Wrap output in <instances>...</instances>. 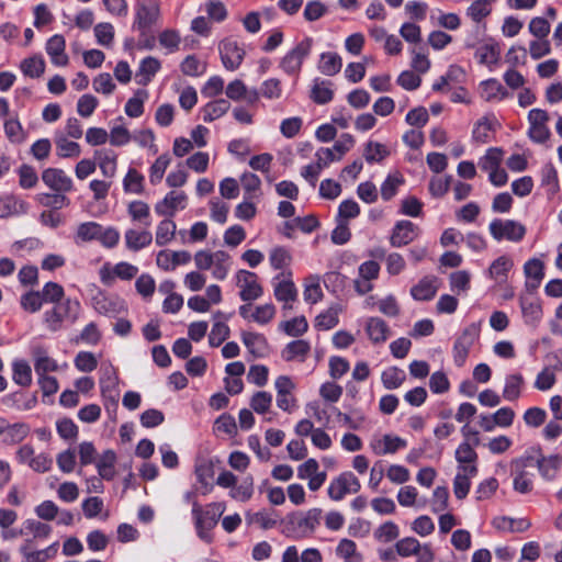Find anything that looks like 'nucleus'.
Returning a JSON list of instances; mask_svg holds the SVG:
<instances>
[{
	"label": "nucleus",
	"mask_w": 562,
	"mask_h": 562,
	"mask_svg": "<svg viewBox=\"0 0 562 562\" xmlns=\"http://www.w3.org/2000/svg\"><path fill=\"white\" fill-rule=\"evenodd\" d=\"M406 379L404 370L397 367H390L382 372V384L386 390L400 387Z\"/></svg>",
	"instance_id": "nucleus-42"
},
{
	"label": "nucleus",
	"mask_w": 562,
	"mask_h": 562,
	"mask_svg": "<svg viewBox=\"0 0 562 562\" xmlns=\"http://www.w3.org/2000/svg\"><path fill=\"white\" fill-rule=\"evenodd\" d=\"M535 291H527L519 296L521 313L526 324H536L542 317V308Z\"/></svg>",
	"instance_id": "nucleus-15"
},
{
	"label": "nucleus",
	"mask_w": 562,
	"mask_h": 562,
	"mask_svg": "<svg viewBox=\"0 0 562 562\" xmlns=\"http://www.w3.org/2000/svg\"><path fill=\"white\" fill-rule=\"evenodd\" d=\"M187 206V195L184 192L171 191L166 196L156 203L155 212L160 216L172 217L177 210H183Z\"/></svg>",
	"instance_id": "nucleus-14"
},
{
	"label": "nucleus",
	"mask_w": 562,
	"mask_h": 562,
	"mask_svg": "<svg viewBox=\"0 0 562 562\" xmlns=\"http://www.w3.org/2000/svg\"><path fill=\"white\" fill-rule=\"evenodd\" d=\"M237 285L240 288L239 296L244 302L258 300L263 294V289L258 282V276L248 270H239L236 274Z\"/></svg>",
	"instance_id": "nucleus-10"
},
{
	"label": "nucleus",
	"mask_w": 562,
	"mask_h": 562,
	"mask_svg": "<svg viewBox=\"0 0 562 562\" xmlns=\"http://www.w3.org/2000/svg\"><path fill=\"white\" fill-rule=\"evenodd\" d=\"M52 532V527L47 524L41 522L35 519H26L23 522V528L20 530V535L32 533L34 538H47Z\"/></svg>",
	"instance_id": "nucleus-48"
},
{
	"label": "nucleus",
	"mask_w": 562,
	"mask_h": 562,
	"mask_svg": "<svg viewBox=\"0 0 562 562\" xmlns=\"http://www.w3.org/2000/svg\"><path fill=\"white\" fill-rule=\"evenodd\" d=\"M214 258V263L213 267L211 268L212 276L216 280H224L229 271L231 256L223 250H217L216 256Z\"/></svg>",
	"instance_id": "nucleus-47"
},
{
	"label": "nucleus",
	"mask_w": 562,
	"mask_h": 562,
	"mask_svg": "<svg viewBox=\"0 0 562 562\" xmlns=\"http://www.w3.org/2000/svg\"><path fill=\"white\" fill-rule=\"evenodd\" d=\"M231 334L229 327L221 321H216L213 324V327L211 329V333L209 335V344L211 347H218L221 346Z\"/></svg>",
	"instance_id": "nucleus-63"
},
{
	"label": "nucleus",
	"mask_w": 562,
	"mask_h": 562,
	"mask_svg": "<svg viewBox=\"0 0 562 562\" xmlns=\"http://www.w3.org/2000/svg\"><path fill=\"white\" fill-rule=\"evenodd\" d=\"M176 223L170 220V218H166V220H162L158 226H157V229H156V244L158 246H165L167 245L168 243H170L173 237H175V234H176Z\"/></svg>",
	"instance_id": "nucleus-46"
},
{
	"label": "nucleus",
	"mask_w": 562,
	"mask_h": 562,
	"mask_svg": "<svg viewBox=\"0 0 562 562\" xmlns=\"http://www.w3.org/2000/svg\"><path fill=\"white\" fill-rule=\"evenodd\" d=\"M308 283L305 284L304 288V300L310 304H315L323 297V291L319 285V277L311 276L308 279Z\"/></svg>",
	"instance_id": "nucleus-64"
},
{
	"label": "nucleus",
	"mask_w": 562,
	"mask_h": 562,
	"mask_svg": "<svg viewBox=\"0 0 562 562\" xmlns=\"http://www.w3.org/2000/svg\"><path fill=\"white\" fill-rule=\"evenodd\" d=\"M147 98V91L137 90L133 98L125 104V113L130 117H139L144 112V101Z\"/></svg>",
	"instance_id": "nucleus-59"
},
{
	"label": "nucleus",
	"mask_w": 562,
	"mask_h": 562,
	"mask_svg": "<svg viewBox=\"0 0 562 562\" xmlns=\"http://www.w3.org/2000/svg\"><path fill=\"white\" fill-rule=\"evenodd\" d=\"M218 52L223 66L227 70H236L243 63L245 49L233 38H225L218 44Z\"/></svg>",
	"instance_id": "nucleus-11"
},
{
	"label": "nucleus",
	"mask_w": 562,
	"mask_h": 562,
	"mask_svg": "<svg viewBox=\"0 0 562 562\" xmlns=\"http://www.w3.org/2000/svg\"><path fill=\"white\" fill-rule=\"evenodd\" d=\"M280 516L273 509H262L256 513L247 512L246 521L248 525H256L261 529H272L278 522L280 524Z\"/></svg>",
	"instance_id": "nucleus-21"
},
{
	"label": "nucleus",
	"mask_w": 562,
	"mask_h": 562,
	"mask_svg": "<svg viewBox=\"0 0 562 562\" xmlns=\"http://www.w3.org/2000/svg\"><path fill=\"white\" fill-rule=\"evenodd\" d=\"M480 328L475 324L467 326L457 337L453 345V361L457 367H463L469 356L471 347L479 338Z\"/></svg>",
	"instance_id": "nucleus-7"
},
{
	"label": "nucleus",
	"mask_w": 562,
	"mask_h": 562,
	"mask_svg": "<svg viewBox=\"0 0 562 562\" xmlns=\"http://www.w3.org/2000/svg\"><path fill=\"white\" fill-rule=\"evenodd\" d=\"M390 155V150L381 143L368 142L363 156L369 164L381 162Z\"/></svg>",
	"instance_id": "nucleus-57"
},
{
	"label": "nucleus",
	"mask_w": 562,
	"mask_h": 562,
	"mask_svg": "<svg viewBox=\"0 0 562 562\" xmlns=\"http://www.w3.org/2000/svg\"><path fill=\"white\" fill-rule=\"evenodd\" d=\"M117 376L113 368L104 371L100 379L101 394L105 401H110L113 405L117 404L119 392L116 390Z\"/></svg>",
	"instance_id": "nucleus-26"
},
{
	"label": "nucleus",
	"mask_w": 562,
	"mask_h": 562,
	"mask_svg": "<svg viewBox=\"0 0 562 562\" xmlns=\"http://www.w3.org/2000/svg\"><path fill=\"white\" fill-rule=\"evenodd\" d=\"M42 180L55 191L69 192L72 189V180L63 169H45L42 173Z\"/></svg>",
	"instance_id": "nucleus-17"
},
{
	"label": "nucleus",
	"mask_w": 562,
	"mask_h": 562,
	"mask_svg": "<svg viewBox=\"0 0 562 562\" xmlns=\"http://www.w3.org/2000/svg\"><path fill=\"white\" fill-rule=\"evenodd\" d=\"M291 276V272H282L273 278V294L278 302L293 303L297 300V289Z\"/></svg>",
	"instance_id": "nucleus-12"
},
{
	"label": "nucleus",
	"mask_w": 562,
	"mask_h": 562,
	"mask_svg": "<svg viewBox=\"0 0 562 562\" xmlns=\"http://www.w3.org/2000/svg\"><path fill=\"white\" fill-rule=\"evenodd\" d=\"M495 0H473L467 9V16L476 24L482 23L491 13Z\"/></svg>",
	"instance_id": "nucleus-33"
},
{
	"label": "nucleus",
	"mask_w": 562,
	"mask_h": 562,
	"mask_svg": "<svg viewBox=\"0 0 562 562\" xmlns=\"http://www.w3.org/2000/svg\"><path fill=\"white\" fill-rule=\"evenodd\" d=\"M30 426L25 423H15L3 429V441L7 445L22 442L30 434Z\"/></svg>",
	"instance_id": "nucleus-35"
},
{
	"label": "nucleus",
	"mask_w": 562,
	"mask_h": 562,
	"mask_svg": "<svg viewBox=\"0 0 562 562\" xmlns=\"http://www.w3.org/2000/svg\"><path fill=\"white\" fill-rule=\"evenodd\" d=\"M161 68L160 61L153 56H147L142 59L138 70L136 71V81L138 85L147 86L154 76Z\"/></svg>",
	"instance_id": "nucleus-27"
},
{
	"label": "nucleus",
	"mask_w": 562,
	"mask_h": 562,
	"mask_svg": "<svg viewBox=\"0 0 562 562\" xmlns=\"http://www.w3.org/2000/svg\"><path fill=\"white\" fill-rule=\"evenodd\" d=\"M116 154L110 149L94 151V159L105 178H113L116 173Z\"/></svg>",
	"instance_id": "nucleus-28"
},
{
	"label": "nucleus",
	"mask_w": 562,
	"mask_h": 562,
	"mask_svg": "<svg viewBox=\"0 0 562 562\" xmlns=\"http://www.w3.org/2000/svg\"><path fill=\"white\" fill-rule=\"evenodd\" d=\"M225 508V504L222 502L210 503L202 507L198 501H193L192 516L196 533L201 540L206 543L212 542L210 531L217 525Z\"/></svg>",
	"instance_id": "nucleus-2"
},
{
	"label": "nucleus",
	"mask_w": 562,
	"mask_h": 562,
	"mask_svg": "<svg viewBox=\"0 0 562 562\" xmlns=\"http://www.w3.org/2000/svg\"><path fill=\"white\" fill-rule=\"evenodd\" d=\"M241 340L249 353H251L255 358H262L268 352V341L262 334L251 333V331H243Z\"/></svg>",
	"instance_id": "nucleus-23"
},
{
	"label": "nucleus",
	"mask_w": 562,
	"mask_h": 562,
	"mask_svg": "<svg viewBox=\"0 0 562 562\" xmlns=\"http://www.w3.org/2000/svg\"><path fill=\"white\" fill-rule=\"evenodd\" d=\"M127 213L133 221L140 222L146 227L150 226V210L146 202L139 200L132 201L127 206Z\"/></svg>",
	"instance_id": "nucleus-39"
},
{
	"label": "nucleus",
	"mask_w": 562,
	"mask_h": 562,
	"mask_svg": "<svg viewBox=\"0 0 562 562\" xmlns=\"http://www.w3.org/2000/svg\"><path fill=\"white\" fill-rule=\"evenodd\" d=\"M418 227L411 221H398L395 223L390 243L393 247H403L412 243L418 235Z\"/></svg>",
	"instance_id": "nucleus-13"
},
{
	"label": "nucleus",
	"mask_w": 562,
	"mask_h": 562,
	"mask_svg": "<svg viewBox=\"0 0 562 562\" xmlns=\"http://www.w3.org/2000/svg\"><path fill=\"white\" fill-rule=\"evenodd\" d=\"M525 385V379L520 373L508 374L505 378V385L503 389V397L506 401H517Z\"/></svg>",
	"instance_id": "nucleus-30"
},
{
	"label": "nucleus",
	"mask_w": 562,
	"mask_h": 562,
	"mask_svg": "<svg viewBox=\"0 0 562 562\" xmlns=\"http://www.w3.org/2000/svg\"><path fill=\"white\" fill-rule=\"evenodd\" d=\"M280 328L291 337H300L308 329V323L304 316H297L290 321L282 322Z\"/></svg>",
	"instance_id": "nucleus-50"
},
{
	"label": "nucleus",
	"mask_w": 562,
	"mask_h": 562,
	"mask_svg": "<svg viewBox=\"0 0 562 562\" xmlns=\"http://www.w3.org/2000/svg\"><path fill=\"white\" fill-rule=\"evenodd\" d=\"M231 108V104L225 99H216L206 103L202 109V119L204 122H213L222 117Z\"/></svg>",
	"instance_id": "nucleus-34"
},
{
	"label": "nucleus",
	"mask_w": 562,
	"mask_h": 562,
	"mask_svg": "<svg viewBox=\"0 0 562 562\" xmlns=\"http://www.w3.org/2000/svg\"><path fill=\"white\" fill-rule=\"evenodd\" d=\"M313 46V38L305 37L296 44L286 55L281 59L280 67L288 75L297 74L301 70L303 60L310 55Z\"/></svg>",
	"instance_id": "nucleus-6"
},
{
	"label": "nucleus",
	"mask_w": 562,
	"mask_h": 562,
	"mask_svg": "<svg viewBox=\"0 0 562 562\" xmlns=\"http://www.w3.org/2000/svg\"><path fill=\"white\" fill-rule=\"evenodd\" d=\"M159 18V7L157 3L153 5L137 4L134 27L145 33Z\"/></svg>",
	"instance_id": "nucleus-18"
},
{
	"label": "nucleus",
	"mask_w": 562,
	"mask_h": 562,
	"mask_svg": "<svg viewBox=\"0 0 562 562\" xmlns=\"http://www.w3.org/2000/svg\"><path fill=\"white\" fill-rule=\"evenodd\" d=\"M54 140L59 157H78L81 153L79 144L68 140L64 135H56Z\"/></svg>",
	"instance_id": "nucleus-45"
},
{
	"label": "nucleus",
	"mask_w": 562,
	"mask_h": 562,
	"mask_svg": "<svg viewBox=\"0 0 562 562\" xmlns=\"http://www.w3.org/2000/svg\"><path fill=\"white\" fill-rule=\"evenodd\" d=\"M21 70L27 77L38 78L45 71V61L42 56L25 58L21 63Z\"/></svg>",
	"instance_id": "nucleus-49"
},
{
	"label": "nucleus",
	"mask_w": 562,
	"mask_h": 562,
	"mask_svg": "<svg viewBox=\"0 0 562 562\" xmlns=\"http://www.w3.org/2000/svg\"><path fill=\"white\" fill-rule=\"evenodd\" d=\"M254 494V477L247 475L238 486H234L229 496L238 502H247L252 497Z\"/></svg>",
	"instance_id": "nucleus-56"
},
{
	"label": "nucleus",
	"mask_w": 562,
	"mask_h": 562,
	"mask_svg": "<svg viewBox=\"0 0 562 562\" xmlns=\"http://www.w3.org/2000/svg\"><path fill=\"white\" fill-rule=\"evenodd\" d=\"M477 474V467L459 465L458 473L453 480V493L458 499H463L469 494L471 482L470 479Z\"/></svg>",
	"instance_id": "nucleus-16"
},
{
	"label": "nucleus",
	"mask_w": 562,
	"mask_h": 562,
	"mask_svg": "<svg viewBox=\"0 0 562 562\" xmlns=\"http://www.w3.org/2000/svg\"><path fill=\"white\" fill-rule=\"evenodd\" d=\"M322 509L312 508L307 512H293L280 520L281 532L293 539L310 537L319 526Z\"/></svg>",
	"instance_id": "nucleus-1"
},
{
	"label": "nucleus",
	"mask_w": 562,
	"mask_h": 562,
	"mask_svg": "<svg viewBox=\"0 0 562 562\" xmlns=\"http://www.w3.org/2000/svg\"><path fill=\"white\" fill-rule=\"evenodd\" d=\"M91 306L98 314L111 318L127 312V305L123 299L115 294H106L101 290L91 297Z\"/></svg>",
	"instance_id": "nucleus-5"
},
{
	"label": "nucleus",
	"mask_w": 562,
	"mask_h": 562,
	"mask_svg": "<svg viewBox=\"0 0 562 562\" xmlns=\"http://www.w3.org/2000/svg\"><path fill=\"white\" fill-rule=\"evenodd\" d=\"M311 98L317 104H326L334 98V91L331 89V82L315 79L311 91Z\"/></svg>",
	"instance_id": "nucleus-38"
},
{
	"label": "nucleus",
	"mask_w": 562,
	"mask_h": 562,
	"mask_svg": "<svg viewBox=\"0 0 562 562\" xmlns=\"http://www.w3.org/2000/svg\"><path fill=\"white\" fill-rule=\"evenodd\" d=\"M361 488L360 481L350 471L342 472L335 477L328 486V496L330 499L341 501L347 494L358 493Z\"/></svg>",
	"instance_id": "nucleus-8"
},
{
	"label": "nucleus",
	"mask_w": 562,
	"mask_h": 562,
	"mask_svg": "<svg viewBox=\"0 0 562 562\" xmlns=\"http://www.w3.org/2000/svg\"><path fill=\"white\" fill-rule=\"evenodd\" d=\"M101 225L95 222L81 223L75 236L76 243L97 240Z\"/></svg>",
	"instance_id": "nucleus-58"
},
{
	"label": "nucleus",
	"mask_w": 562,
	"mask_h": 562,
	"mask_svg": "<svg viewBox=\"0 0 562 562\" xmlns=\"http://www.w3.org/2000/svg\"><path fill=\"white\" fill-rule=\"evenodd\" d=\"M292 260L290 251L281 246L274 247L269 254V261L273 269L281 270L290 266Z\"/></svg>",
	"instance_id": "nucleus-60"
},
{
	"label": "nucleus",
	"mask_w": 562,
	"mask_h": 562,
	"mask_svg": "<svg viewBox=\"0 0 562 562\" xmlns=\"http://www.w3.org/2000/svg\"><path fill=\"white\" fill-rule=\"evenodd\" d=\"M116 454L113 450L104 451L97 461V470L101 479L111 481L115 475L114 464Z\"/></svg>",
	"instance_id": "nucleus-36"
},
{
	"label": "nucleus",
	"mask_w": 562,
	"mask_h": 562,
	"mask_svg": "<svg viewBox=\"0 0 562 562\" xmlns=\"http://www.w3.org/2000/svg\"><path fill=\"white\" fill-rule=\"evenodd\" d=\"M543 270V262L537 258L529 259L525 263L524 272L527 278L525 286L527 291H536L539 288L544 277Z\"/></svg>",
	"instance_id": "nucleus-20"
},
{
	"label": "nucleus",
	"mask_w": 562,
	"mask_h": 562,
	"mask_svg": "<svg viewBox=\"0 0 562 562\" xmlns=\"http://www.w3.org/2000/svg\"><path fill=\"white\" fill-rule=\"evenodd\" d=\"M542 457L540 448L529 449L525 456L512 461V470L526 472L528 467H537V461Z\"/></svg>",
	"instance_id": "nucleus-44"
},
{
	"label": "nucleus",
	"mask_w": 562,
	"mask_h": 562,
	"mask_svg": "<svg viewBox=\"0 0 562 562\" xmlns=\"http://www.w3.org/2000/svg\"><path fill=\"white\" fill-rule=\"evenodd\" d=\"M512 268L513 261L506 256H501L490 266L488 274L494 280L506 279L507 273Z\"/></svg>",
	"instance_id": "nucleus-61"
},
{
	"label": "nucleus",
	"mask_w": 562,
	"mask_h": 562,
	"mask_svg": "<svg viewBox=\"0 0 562 562\" xmlns=\"http://www.w3.org/2000/svg\"><path fill=\"white\" fill-rule=\"evenodd\" d=\"M561 460L558 456L541 457L537 461L540 474L546 480H552L560 467Z\"/></svg>",
	"instance_id": "nucleus-55"
},
{
	"label": "nucleus",
	"mask_w": 562,
	"mask_h": 562,
	"mask_svg": "<svg viewBox=\"0 0 562 562\" xmlns=\"http://www.w3.org/2000/svg\"><path fill=\"white\" fill-rule=\"evenodd\" d=\"M65 48L66 41L63 35L55 34L48 38L45 49L52 64L58 67L66 66L68 64L69 58L65 53Z\"/></svg>",
	"instance_id": "nucleus-19"
},
{
	"label": "nucleus",
	"mask_w": 562,
	"mask_h": 562,
	"mask_svg": "<svg viewBox=\"0 0 562 562\" xmlns=\"http://www.w3.org/2000/svg\"><path fill=\"white\" fill-rule=\"evenodd\" d=\"M124 237L126 247L133 251H138L149 246L153 241V235L149 231H136L131 228L125 232Z\"/></svg>",
	"instance_id": "nucleus-29"
},
{
	"label": "nucleus",
	"mask_w": 562,
	"mask_h": 562,
	"mask_svg": "<svg viewBox=\"0 0 562 562\" xmlns=\"http://www.w3.org/2000/svg\"><path fill=\"white\" fill-rule=\"evenodd\" d=\"M80 310L81 305L78 300L67 297L61 302L53 304L52 308L44 312L43 324L52 333L59 331L64 327V322H69L70 324L77 322Z\"/></svg>",
	"instance_id": "nucleus-3"
},
{
	"label": "nucleus",
	"mask_w": 562,
	"mask_h": 562,
	"mask_svg": "<svg viewBox=\"0 0 562 562\" xmlns=\"http://www.w3.org/2000/svg\"><path fill=\"white\" fill-rule=\"evenodd\" d=\"M366 331L373 344H383L389 338L390 327L380 317H369L366 322Z\"/></svg>",
	"instance_id": "nucleus-24"
},
{
	"label": "nucleus",
	"mask_w": 562,
	"mask_h": 562,
	"mask_svg": "<svg viewBox=\"0 0 562 562\" xmlns=\"http://www.w3.org/2000/svg\"><path fill=\"white\" fill-rule=\"evenodd\" d=\"M171 158L169 154L160 155L149 168V181L151 184H158L170 165Z\"/></svg>",
	"instance_id": "nucleus-52"
},
{
	"label": "nucleus",
	"mask_w": 562,
	"mask_h": 562,
	"mask_svg": "<svg viewBox=\"0 0 562 562\" xmlns=\"http://www.w3.org/2000/svg\"><path fill=\"white\" fill-rule=\"evenodd\" d=\"M123 188L126 193L140 194L144 191V176L134 168H130L123 179Z\"/></svg>",
	"instance_id": "nucleus-43"
},
{
	"label": "nucleus",
	"mask_w": 562,
	"mask_h": 562,
	"mask_svg": "<svg viewBox=\"0 0 562 562\" xmlns=\"http://www.w3.org/2000/svg\"><path fill=\"white\" fill-rule=\"evenodd\" d=\"M456 460L459 465H472L477 460V453L469 441H463L456 450Z\"/></svg>",
	"instance_id": "nucleus-62"
},
{
	"label": "nucleus",
	"mask_w": 562,
	"mask_h": 562,
	"mask_svg": "<svg viewBox=\"0 0 562 562\" xmlns=\"http://www.w3.org/2000/svg\"><path fill=\"white\" fill-rule=\"evenodd\" d=\"M528 121L530 127L528 136L535 143L542 144L549 139L551 133L547 123L549 121V114L547 111L541 109H532L528 113Z\"/></svg>",
	"instance_id": "nucleus-9"
},
{
	"label": "nucleus",
	"mask_w": 562,
	"mask_h": 562,
	"mask_svg": "<svg viewBox=\"0 0 562 562\" xmlns=\"http://www.w3.org/2000/svg\"><path fill=\"white\" fill-rule=\"evenodd\" d=\"M336 553L345 562H361L362 557L357 552L356 542L350 539H342L336 548Z\"/></svg>",
	"instance_id": "nucleus-53"
},
{
	"label": "nucleus",
	"mask_w": 562,
	"mask_h": 562,
	"mask_svg": "<svg viewBox=\"0 0 562 562\" xmlns=\"http://www.w3.org/2000/svg\"><path fill=\"white\" fill-rule=\"evenodd\" d=\"M503 159V150L497 147L487 149L486 154L480 158L479 167L483 171L491 172L492 170L499 167Z\"/></svg>",
	"instance_id": "nucleus-54"
},
{
	"label": "nucleus",
	"mask_w": 562,
	"mask_h": 562,
	"mask_svg": "<svg viewBox=\"0 0 562 562\" xmlns=\"http://www.w3.org/2000/svg\"><path fill=\"white\" fill-rule=\"evenodd\" d=\"M437 281V278L434 276H426L422 278L417 284L412 286L411 295L416 301L432 300L438 290Z\"/></svg>",
	"instance_id": "nucleus-22"
},
{
	"label": "nucleus",
	"mask_w": 562,
	"mask_h": 562,
	"mask_svg": "<svg viewBox=\"0 0 562 562\" xmlns=\"http://www.w3.org/2000/svg\"><path fill=\"white\" fill-rule=\"evenodd\" d=\"M407 446L405 439L398 436L384 435L383 438L373 445V451L378 456L395 453L400 449H404Z\"/></svg>",
	"instance_id": "nucleus-31"
},
{
	"label": "nucleus",
	"mask_w": 562,
	"mask_h": 562,
	"mask_svg": "<svg viewBox=\"0 0 562 562\" xmlns=\"http://www.w3.org/2000/svg\"><path fill=\"white\" fill-rule=\"evenodd\" d=\"M342 67L341 57L337 53H323L321 55L318 70L325 76H335Z\"/></svg>",
	"instance_id": "nucleus-37"
},
{
	"label": "nucleus",
	"mask_w": 562,
	"mask_h": 562,
	"mask_svg": "<svg viewBox=\"0 0 562 562\" xmlns=\"http://www.w3.org/2000/svg\"><path fill=\"white\" fill-rule=\"evenodd\" d=\"M12 379L20 386H30L32 383V369L25 360H15L12 363Z\"/></svg>",
	"instance_id": "nucleus-40"
},
{
	"label": "nucleus",
	"mask_w": 562,
	"mask_h": 562,
	"mask_svg": "<svg viewBox=\"0 0 562 562\" xmlns=\"http://www.w3.org/2000/svg\"><path fill=\"white\" fill-rule=\"evenodd\" d=\"M499 55V46L497 43L494 42L480 46L475 52V56L479 59V61L487 66L497 64Z\"/></svg>",
	"instance_id": "nucleus-41"
},
{
	"label": "nucleus",
	"mask_w": 562,
	"mask_h": 562,
	"mask_svg": "<svg viewBox=\"0 0 562 562\" xmlns=\"http://www.w3.org/2000/svg\"><path fill=\"white\" fill-rule=\"evenodd\" d=\"M488 231L492 237L501 241L503 239L518 243L524 239L526 235V227L521 223L514 220L495 218L488 225Z\"/></svg>",
	"instance_id": "nucleus-4"
},
{
	"label": "nucleus",
	"mask_w": 562,
	"mask_h": 562,
	"mask_svg": "<svg viewBox=\"0 0 562 562\" xmlns=\"http://www.w3.org/2000/svg\"><path fill=\"white\" fill-rule=\"evenodd\" d=\"M481 95L486 101H501L508 97V91L497 79H488L481 83Z\"/></svg>",
	"instance_id": "nucleus-32"
},
{
	"label": "nucleus",
	"mask_w": 562,
	"mask_h": 562,
	"mask_svg": "<svg viewBox=\"0 0 562 562\" xmlns=\"http://www.w3.org/2000/svg\"><path fill=\"white\" fill-rule=\"evenodd\" d=\"M311 351L308 341L297 339L289 342L281 352L282 359L286 362L297 360L304 362Z\"/></svg>",
	"instance_id": "nucleus-25"
},
{
	"label": "nucleus",
	"mask_w": 562,
	"mask_h": 562,
	"mask_svg": "<svg viewBox=\"0 0 562 562\" xmlns=\"http://www.w3.org/2000/svg\"><path fill=\"white\" fill-rule=\"evenodd\" d=\"M42 300L45 303L55 304L64 301L65 291L64 288L56 282L49 281L45 283L42 291H40Z\"/></svg>",
	"instance_id": "nucleus-51"
}]
</instances>
